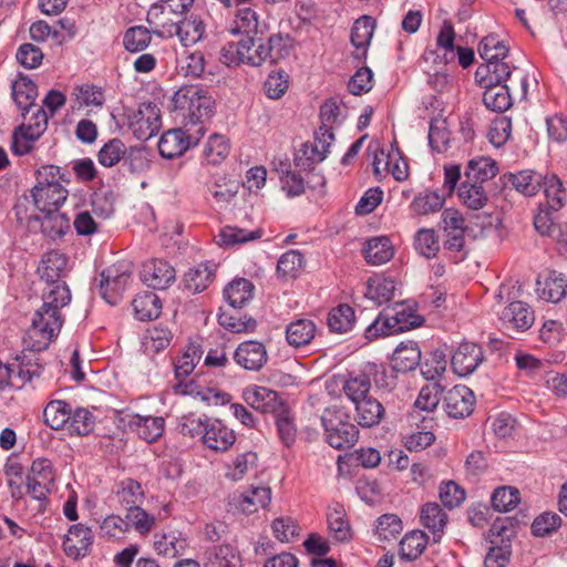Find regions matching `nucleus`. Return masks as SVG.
Masks as SVG:
<instances>
[{
	"instance_id": "nucleus-1",
	"label": "nucleus",
	"mask_w": 567,
	"mask_h": 567,
	"mask_svg": "<svg viewBox=\"0 0 567 567\" xmlns=\"http://www.w3.org/2000/svg\"><path fill=\"white\" fill-rule=\"evenodd\" d=\"M163 11L156 8H150L147 12V22L152 27L153 33L161 38H172L177 35L184 47H190L199 42L205 35L204 21L192 14L181 21H174L169 17H162Z\"/></svg>"
},
{
	"instance_id": "nucleus-2",
	"label": "nucleus",
	"mask_w": 567,
	"mask_h": 567,
	"mask_svg": "<svg viewBox=\"0 0 567 567\" xmlns=\"http://www.w3.org/2000/svg\"><path fill=\"white\" fill-rule=\"evenodd\" d=\"M175 110L182 112L185 118V126H197L195 132L204 134L202 125L213 113L214 101L207 92L196 85H185L177 90L173 96Z\"/></svg>"
},
{
	"instance_id": "nucleus-3",
	"label": "nucleus",
	"mask_w": 567,
	"mask_h": 567,
	"mask_svg": "<svg viewBox=\"0 0 567 567\" xmlns=\"http://www.w3.org/2000/svg\"><path fill=\"white\" fill-rule=\"evenodd\" d=\"M327 443L336 450L353 446L359 439L358 427L350 422V415L341 406L326 408L321 414Z\"/></svg>"
},
{
	"instance_id": "nucleus-4",
	"label": "nucleus",
	"mask_w": 567,
	"mask_h": 567,
	"mask_svg": "<svg viewBox=\"0 0 567 567\" xmlns=\"http://www.w3.org/2000/svg\"><path fill=\"white\" fill-rule=\"evenodd\" d=\"M27 114V112L25 114L23 113L27 123H22L18 126L12 135V151L20 156L30 153L33 148V143L38 141L48 128L49 117L41 106L34 107L29 118Z\"/></svg>"
},
{
	"instance_id": "nucleus-5",
	"label": "nucleus",
	"mask_w": 567,
	"mask_h": 567,
	"mask_svg": "<svg viewBox=\"0 0 567 567\" xmlns=\"http://www.w3.org/2000/svg\"><path fill=\"white\" fill-rule=\"evenodd\" d=\"M99 293L109 305H116L128 286L132 277V267L125 261L114 264L100 275Z\"/></svg>"
},
{
	"instance_id": "nucleus-6",
	"label": "nucleus",
	"mask_w": 567,
	"mask_h": 567,
	"mask_svg": "<svg viewBox=\"0 0 567 567\" xmlns=\"http://www.w3.org/2000/svg\"><path fill=\"white\" fill-rule=\"evenodd\" d=\"M161 127L159 109L153 103H143L128 115V128L140 141H147Z\"/></svg>"
},
{
	"instance_id": "nucleus-7",
	"label": "nucleus",
	"mask_w": 567,
	"mask_h": 567,
	"mask_svg": "<svg viewBox=\"0 0 567 567\" xmlns=\"http://www.w3.org/2000/svg\"><path fill=\"white\" fill-rule=\"evenodd\" d=\"M475 405V395L466 385H455L443 395V408L453 419H464L472 414Z\"/></svg>"
},
{
	"instance_id": "nucleus-8",
	"label": "nucleus",
	"mask_w": 567,
	"mask_h": 567,
	"mask_svg": "<svg viewBox=\"0 0 567 567\" xmlns=\"http://www.w3.org/2000/svg\"><path fill=\"white\" fill-rule=\"evenodd\" d=\"M190 127L186 131L182 128H173L165 132L158 141V152L165 158H174L183 155L193 144L196 145L199 137L189 133Z\"/></svg>"
},
{
	"instance_id": "nucleus-9",
	"label": "nucleus",
	"mask_w": 567,
	"mask_h": 567,
	"mask_svg": "<svg viewBox=\"0 0 567 567\" xmlns=\"http://www.w3.org/2000/svg\"><path fill=\"white\" fill-rule=\"evenodd\" d=\"M261 50V43L255 45L254 38L246 37L236 43H228L221 50L223 62L227 65H238L245 63L251 66H259L262 63H254L252 59L259 54Z\"/></svg>"
},
{
	"instance_id": "nucleus-10",
	"label": "nucleus",
	"mask_w": 567,
	"mask_h": 567,
	"mask_svg": "<svg viewBox=\"0 0 567 567\" xmlns=\"http://www.w3.org/2000/svg\"><path fill=\"white\" fill-rule=\"evenodd\" d=\"M245 402L261 413L276 414L286 406L278 393L265 386H250L244 390Z\"/></svg>"
},
{
	"instance_id": "nucleus-11",
	"label": "nucleus",
	"mask_w": 567,
	"mask_h": 567,
	"mask_svg": "<svg viewBox=\"0 0 567 567\" xmlns=\"http://www.w3.org/2000/svg\"><path fill=\"white\" fill-rule=\"evenodd\" d=\"M93 545V534L90 527L83 524H75L69 528V534L63 540V549L66 556L80 559L90 554Z\"/></svg>"
},
{
	"instance_id": "nucleus-12",
	"label": "nucleus",
	"mask_w": 567,
	"mask_h": 567,
	"mask_svg": "<svg viewBox=\"0 0 567 567\" xmlns=\"http://www.w3.org/2000/svg\"><path fill=\"white\" fill-rule=\"evenodd\" d=\"M141 278L153 289H166L175 280V269L165 260H148L143 265Z\"/></svg>"
},
{
	"instance_id": "nucleus-13",
	"label": "nucleus",
	"mask_w": 567,
	"mask_h": 567,
	"mask_svg": "<svg viewBox=\"0 0 567 567\" xmlns=\"http://www.w3.org/2000/svg\"><path fill=\"white\" fill-rule=\"evenodd\" d=\"M293 49V40L288 34L280 33L269 37L267 43H261L260 53L252 59L254 63H278L288 58Z\"/></svg>"
},
{
	"instance_id": "nucleus-14",
	"label": "nucleus",
	"mask_w": 567,
	"mask_h": 567,
	"mask_svg": "<svg viewBox=\"0 0 567 567\" xmlns=\"http://www.w3.org/2000/svg\"><path fill=\"white\" fill-rule=\"evenodd\" d=\"M499 319L505 329L525 331L533 326L535 316L527 303L514 301L504 308Z\"/></svg>"
},
{
	"instance_id": "nucleus-15",
	"label": "nucleus",
	"mask_w": 567,
	"mask_h": 567,
	"mask_svg": "<svg viewBox=\"0 0 567 567\" xmlns=\"http://www.w3.org/2000/svg\"><path fill=\"white\" fill-rule=\"evenodd\" d=\"M31 195L35 207L44 214L59 210L68 197V190L61 184L34 186Z\"/></svg>"
},
{
	"instance_id": "nucleus-16",
	"label": "nucleus",
	"mask_w": 567,
	"mask_h": 567,
	"mask_svg": "<svg viewBox=\"0 0 567 567\" xmlns=\"http://www.w3.org/2000/svg\"><path fill=\"white\" fill-rule=\"evenodd\" d=\"M236 441L235 432L219 420L206 422L203 434V443L213 451L226 452Z\"/></svg>"
},
{
	"instance_id": "nucleus-17",
	"label": "nucleus",
	"mask_w": 567,
	"mask_h": 567,
	"mask_svg": "<svg viewBox=\"0 0 567 567\" xmlns=\"http://www.w3.org/2000/svg\"><path fill=\"white\" fill-rule=\"evenodd\" d=\"M271 502L269 486H250L246 492L234 494L233 504L245 514H252L258 508L267 507Z\"/></svg>"
},
{
	"instance_id": "nucleus-18",
	"label": "nucleus",
	"mask_w": 567,
	"mask_h": 567,
	"mask_svg": "<svg viewBox=\"0 0 567 567\" xmlns=\"http://www.w3.org/2000/svg\"><path fill=\"white\" fill-rule=\"evenodd\" d=\"M420 520L424 528L433 535L435 543L440 542L449 522L446 512L435 502L426 503L420 511Z\"/></svg>"
},
{
	"instance_id": "nucleus-19",
	"label": "nucleus",
	"mask_w": 567,
	"mask_h": 567,
	"mask_svg": "<svg viewBox=\"0 0 567 567\" xmlns=\"http://www.w3.org/2000/svg\"><path fill=\"white\" fill-rule=\"evenodd\" d=\"M503 59H493L485 61L477 68L475 78L481 86H491L496 84H506L505 82L512 74L511 66L502 61Z\"/></svg>"
},
{
	"instance_id": "nucleus-20",
	"label": "nucleus",
	"mask_w": 567,
	"mask_h": 567,
	"mask_svg": "<svg viewBox=\"0 0 567 567\" xmlns=\"http://www.w3.org/2000/svg\"><path fill=\"white\" fill-rule=\"evenodd\" d=\"M536 286L537 296L554 303L560 301L567 292V279L557 271H550L544 280L538 279Z\"/></svg>"
},
{
	"instance_id": "nucleus-21",
	"label": "nucleus",
	"mask_w": 567,
	"mask_h": 567,
	"mask_svg": "<svg viewBox=\"0 0 567 567\" xmlns=\"http://www.w3.org/2000/svg\"><path fill=\"white\" fill-rule=\"evenodd\" d=\"M240 555L229 544L209 547L205 553L204 567H240Z\"/></svg>"
},
{
	"instance_id": "nucleus-22",
	"label": "nucleus",
	"mask_w": 567,
	"mask_h": 567,
	"mask_svg": "<svg viewBox=\"0 0 567 567\" xmlns=\"http://www.w3.org/2000/svg\"><path fill=\"white\" fill-rule=\"evenodd\" d=\"M363 255L368 264L380 266L391 260L394 248L388 237H373L365 243Z\"/></svg>"
},
{
	"instance_id": "nucleus-23",
	"label": "nucleus",
	"mask_w": 567,
	"mask_h": 567,
	"mask_svg": "<svg viewBox=\"0 0 567 567\" xmlns=\"http://www.w3.org/2000/svg\"><path fill=\"white\" fill-rule=\"evenodd\" d=\"M216 269L214 262L199 264L190 268L184 276L185 288L193 293L202 292L213 282Z\"/></svg>"
},
{
	"instance_id": "nucleus-24",
	"label": "nucleus",
	"mask_w": 567,
	"mask_h": 567,
	"mask_svg": "<svg viewBox=\"0 0 567 567\" xmlns=\"http://www.w3.org/2000/svg\"><path fill=\"white\" fill-rule=\"evenodd\" d=\"M65 267V256L58 250H51L42 257L38 271L41 279L45 281V285H51L53 282H63L60 278Z\"/></svg>"
},
{
	"instance_id": "nucleus-25",
	"label": "nucleus",
	"mask_w": 567,
	"mask_h": 567,
	"mask_svg": "<svg viewBox=\"0 0 567 567\" xmlns=\"http://www.w3.org/2000/svg\"><path fill=\"white\" fill-rule=\"evenodd\" d=\"M202 357H176L173 361L176 384L173 386L176 393L192 394L194 391V381L185 379L194 371Z\"/></svg>"
},
{
	"instance_id": "nucleus-26",
	"label": "nucleus",
	"mask_w": 567,
	"mask_h": 567,
	"mask_svg": "<svg viewBox=\"0 0 567 567\" xmlns=\"http://www.w3.org/2000/svg\"><path fill=\"white\" fill-rule=\"evenodd\" d=\"M71 301V291L65 282H53L45 285L42 292L41 307L48 310H54L62 315V309Z\"/></svg>"
},
{
	"instance_id": "nucleus-27",
	"label": "nucleus",
	"mask_w": 567,
	"mask_h": 567,
	"mask_svg": "<svg viewBox=\"0 0 567 567\" xmlns=\"http://www.w3.org/2000/svg\"><path fill=\"white\" fill-rule=\"evenodd\" d=\"M13 100L22 112L29 113L38 105L34 101L38 96L37 85L27 76H20L12 83Z\"/></svg>"
},
{
	"instance_id": "nucleus-28",
	"label": "nucleus",
	"mask_w": 567,
	"mask_h": 567,
	"mask_svg": "<svg viewBox=\"0 0 567 567\" xmlns=\"http://www.w3.org/2000/svg\"><path fill=\"white\" fill-rule=\"evenodd\" d=\"M254 285L245 278L234 279L224 289V298L234 309L244 307L254 296Z\"/></svg>"
},
{
	"instance_id": "nucleus-29",
	"label": "nucleus",
	"mask_w": 567,
	"mask_h": 567,
	"mask_svg": "<svg viewBox=\"0 0 567 567\" xmlns=\"http://www.w3.org/2000/svg\"><path fill=\"white\" fill-rule=\"evenodd\" d=\"M497 164L489 157H475L468 161L465 169V179L483 184L496 176Z\"/></svg>"
},
{
	"instance_id": "nucleus-30",
	"label": "nucleus",
	"mask_w": 567,
	"mask_h": 567,
	"mask_svg": "<svg viewBox=\"0 0 567 567\" xmlns=\"http://www.w3.org/2000/svg\"><path fill=\"white\" fill-rule=\"evenodd\" d=\"M135 317L141 320L156 319L162 311V302L158 296L153 291L138 293L132 302Z\"/></svg>"
},
{
	"instance_id": "nucleus-31",
	"label": "nucleus",
	"mask_w": 567,
	"mask_h": 567,
	"mask_svg": "<svg viewBox=\"0 0 567 567\" xmlns=\"http://www.w3.org/2000/svg\"><path fill=\"white\" fill-rule=\"evenodd\" d=\"M483 103L494 112L503 113L512 106V96L509 93L511 86L508 84H496L491 86H483Z\"/></svg>"
},
{
	"instance_id": "nucleus-32",
	"label": "nucleus",
	"mask_w": 567,
	"mask_h": 567,
	"mask_svg": "<svg viewBox=\"0 0 567 567\" xmlns=\"http://www.w3.org/2000/svg\"><path fill=\"white\" fill-rule=\"evenodd\" d=\"M134 426L137 435L144 441L152 443L162 436L165 421L161 416H141L135 415L130 422Z\"/></svg>"
},
{
	"instance_id": "nucleus-33",
	"label": "nucleus",
	"mask_w": 567,
	"mask_h": 567,
	"mask_svg": "<svg viewBox=\"0 0 567 567\" xmlns=\"http://www.w3.org/2000/svg\"><path fill=\"white\" fill-rule=\"evenodd\" d=\"M357 419L362 427H372L378 425L384 416L383 405L374 398L370 396L355 404Z\"/></svg>"
},
{
	"instance_id": "nucleus-34",
	"label": "nucleus",
	"mask_w": 567,
	"mask_h": 567,
	"mask_svg": "<svg viewBox=\"0 0 567 567\" xmlns=\"http://www.w3.org/2000/svg\"><path fill=\"white\" fill-rule=\"evenodd\" d=\"M508 181L517 192L525 196H534L542 188L544 175L533 169H524L511 174Z\"/></svg>"
},
{
	"instance_id": "nucleus-35",
	"label": "nucleus",
	"mask_w": 567,
	"mask_h": 567,
	"mask_svg": "<svg viewBox=\"0 0 567 567\" xmlns=\"http://www.w3.org/2000/svg\"><path fill=\"white\" fill-rule=\"evenodd\" d=\"M328 528L331 536L340 543H347L352 538L351 527L347 514L341 505H337L327 514Z\"/></svg>"
},
{
	"instance_id": "nucleus-36",
	"label": "nucleus",
	"mask_w": 567,
	"mask_h": 567,
	"mask_svg": "<svg viewBox=\"0 0 567 567\" xmlns=\"http://www.w3.org/2000/svg\"><path fill=\"white\" fill-rule=\"evenodd\" d=\"M542 188L546 197V207L553 212H558L566 202L567 193L564 188L563 182L555 174L544 175Z\"/></svg>"
},
{
	"instance_id": "nucleus-37",
	"label": "nucleus",
	"mask_w": 567,
	"mask_h": 567,
	"mask_svg": "<svg viewBox=\"0 0 567 567\" xmlns=\"http://www.w3.org/2000/svg\"><path fill=\"white\" fill-rule=\"evenodd\" d=\"M173 334L169 329L162 326L148 328L142 338V349L145 353L164 351L172 342Z\"/></svg>"
},
{
	"instance_id": "nucleus-38",
	"label": "nucleus",
	"mask_w": 567,
	"mask_h": 567,
	"mask_svg": "<svg viewBox=\"0 0 567 567\" xmlns=\"http://www.w3.org/2000/svg\"><path fill=\"white\" fill-rule=\"evenodd\" d=\"M316 326L311 320L299 319L291 322L286 329V338L290 346L300 348L310 343L315 338Z\"/></svg>"
},
{
	"instance_id": "nucleus-39",
	"label": "nucleus",
	"mask_w": 567,
	"mask_h": 567,
	"mask_svg": "<svg viewBox=\"0 0 567 567\" xmlns=\"http://www.w3.org/2000/svg\"><path fill=\"white\" fill-rule=\"evenodd\" d=\"M394 290L395 284L392 279L377 276L368 280L364 296L381 306L392 299Z\"/></svg>"
},
{
	"instance_id": "nucleus-40",
	"label": "nucleus",
	"mask_w": 567,
	"mask_h": 567,
	"mask_svg": "<svg viewBox=\"0 0 567 567\" xmlns=\"http://www.w3.org/2000/svg\"><path fill=\"white\" fill-rule=\"evenodd\" d=\"M58 334L49 333L44 326L38 324L32 320L31 327L23 337V346L25 351L42 352L48 349L51 341Z\"/></svg>"
},
{
	"instance_id": "nucleus-41",
	"label": "nucleus",
	"mask_w": 567,
	"mask_h": 567,
	"mask_svg": "<svg viewBox=\"0 0 567 567\" xmlns=\"http://www.w3.org/2000/svg\"><path fill=\"white\" fill-rule=\"evenodd\" d=\"M260 237V229L248 231L233 226H225L219 230L218 235L215 236V241L220 247H230L250 240H256Z\"/></svg>"
},
{
	"instance_id": "nucleus-42",
	"label": "nucleus",
	"mask_w": 567,
	"mask_h": 567,
	"mask_svg": "<svg viewBox=\"0 0 567 567\" xmlns=\"http://www.w3.org/2000/svg\"><path fill=\"white\" fill-rule=\"evenodd\" d=\"M458 197L467 208L474 210L483 208L488 199L483 184L467 179L462 183L458 189Z\"/></svg>"
},
{
	"instance_id": "nucleus-43",
	"label": "nucleus",
	"mask_w": 567,
	"mask_h": 567,
	"mask_svg": "<svg viewBox=\"0 0 567 567\" xmlns=\"http://www.w3.org/2000/svg\"><path fill=\"white\" fill-rule=\"evenodd\" d=\"M374 22L370 17H361L358 19L351 29V43L357 50H362L361 54L357 58L364 56L367 48L373 35Z\"/></svg>"
},
{
	"instance_id": "nucleus-44",
	"label": "nucleus",
	"mask_w": 567,
	"mask_h": 567,
	"mask_svg": "<svg viewBox=\"0 0 567 567\" xmlns=\"http://www.w3.org/2000/svg\"><path fill=\"white\" fill-rule=\"evenodd\" d=\"M71 406L65 401L53 400L43 411L44 423L53 430L63 429L70 421Z\"/></svg>"
},
{
	"instance_id": "nucleus-45",
	"label": "nucleus",
	"mask_w": 567,
	"mask_h": 567,
	"mask_svg": "<svg viewBox=\"0 0 567 567\" xmlns=\"http://www.w3.org/2000/svg\"><path fill=\"white\" fill-rule=\"evenodd\" d=\"M275 424L279 440L287 446H291L297 436L295 417L290 409L286 405L275 414Z\"/></svg>"
},
{
	"instance_id": "nucleus-46",
	"label": "nucleus",
	"mask_w": 567,
	"mask_h": 567,
	"mask_svg": "<svg viewBox=\"0 0 567 567\" xmlns=\"http://www.w3.org/2000/svg\"><path fill=\"white\" fill-rule=\"evenodd\" d=\"M427 536L421 530L408 533L400 542V556L405 560L416 559L425 549Z\"/></svg>"
},
{
	"instance_id": "nucleus-47",
	"label": "nucleus",
	"mask_w": 567,
	"mask_h": 567,
	"mask_svg": "<svg viewBox=\"0 0 567 567\" xmlns=\"http://www.w3.org/2000/svg\"><path fill=\"white\" fill-rule=\"evenodd\" d=\"M402 520L395 514H383L377 519L374 534L380 542L395 539L402 532Z\"/></svg>"
},
{
	"instance_id": "nucleus-48",
	"label": "nucleus",
	"mask_w": 567,
	"mask_h": 567,
	"mask_svg": "<svg viewBox=\"0 0 567 567\" xmlns=\"http://www.w3.org/2000/svg\"><path fill=\"white\" fill-rule=\"evenodd\" d=\"M354 324V311L348 305L332 309L328 317V326L332 332L344 333Z\"/></svg>"
},
{
	"instance_id": "nucleus-49",
	"label": "nucleus",
	"mask_w": 567,
	"mask_h": 567,
	"mask_svg": "<svg viewBox=\"0 0 567 567\" xmlns=\"http://www.w3.org/2000/svg\"><path fill=\"white\" fill-rule=\"evenodd\" d=\"M95 417L84 408H78L70 412V421H68V430L71 434L87 435L93 431Z\"/></svg>"
},
{
	"instance_id": "nucleus-50",
	"label": "nucleus",
	"mask_w": 567,
	"mask_h": 567,
	"mask_svg": "<svg viewBox=\"0 0 567 567\" xmlns=\"http://www.w3.org/2000/svg\"><path fill=\"white\" fill-rule=\"evenodd\" d=\"M415 250L425 258H433L440 250L439 236L433 229L422 228L414 237Z\"/></svg>"
},
{
	"instance_id": "nucleus-51",
	"label": "nucleus",
	"mask_w": 567,
	"mask_h": 567,
	"mask_svg": "<svg viewBox=\"0 0 567 567\" xmlns=\"http://www.w3.org/2000/svg\"><path fill=\"white\" fill-rule=\"evenodd\" d=\"M444 204V198L436 192H424L412 200L410 207L417 215H429L439 212Z\"/></svg>"
},
{
	"instance_id": "nucleus-52",
	"label": "nucleus",
	"mask_w": 567,
	"mask_h": 567,
	"mask_svg": "<svg viewBox=\"0 0 567 567\" xmlns=\"http://www.w3.org/2000/svg\"><path fill=\"white\" fill-rule=\"evenodd\" d=\"M229 151L228 140L224 135L213 134L205 145L204 156L209 163L219 164L228 156Z\"/></svg>"
},
{
	"instance_id": "nucleus-53",
	"label": "nucleus",
	"mask_w": 567,
	"mask_h": 567,
	"mask_svg": "<svg viewBox=\"0 0 567 567\" xmlns=\"http://www.w3.org/2000/svg\"><path fill=\"white\" fill-rule=\"evenodd\" d=\"M443 386L435 382L421 388L419 395L414 402V406L424 412H433L441 400Z\"/></svg>"
},
{
	"instance_id": "nucleus-54",
	"label": "nucleus",
	"mask_w": 567,
	"mask_h": 567,
	"mask_svg": "<svg viewBox=\"0 0 567 567\" xmlns=\"http://www.w3.org/2000/svg\"><path fill=\"white\" fill-rule=\"evenodd\" d=\"M258 456L252 451L238 454L228 465L226 476L233 481H240L248 471L257 465Z\"/></svg>"
},
{
	"instance_id": "nucleus-55",
	"label": "nucleus",
	"mask_w": 567,
	"mask_h": 567,
	"mask_svg": "<svg viewBox=\"0 0 567 567\" xmlns=\"http://www.w3.org/2000/svg\"><path fill=\"white\" fill-rule=\"evenodd\" d=\"M118 502L126 508L136 506L142 503L144 498V492L141 484L132 478L123 480L117 489Z\"/></svg>"
},
{
	"instance_id": "nucleus-56",
	"label": "nucleus",
	"mask_w": 567,
	"mask_h": 567,
	"mask_svg": "<svg viewBox=\"0 0 567 567\" xmlns=\"http://www.w3.org/2000/svg\"><path fill=\"white\" fill-rule=\"evenodd\" d=\"M371 381L367 374L351 377L346 381L343 391L346 395L357 404L361 400L370 398Z\"/></svg>"
},
{
	"instance_id": "nucleus-57",
	"label": "nucleus",
	"mask_w": 567,
	"mask_h": 567,
	"mask_svg": "<svg viewBox=\"0 0 567 567\" xmlns=\"http://www.w3.org/2000/svg\"><path fill=\"white\" fill-rule=\"evenodd\" d=\"M40 220L43 234L51 238L63 236L69 228V219L59 210L44 213Z\"/></svg>"
},
{
	"instance_id": "nucleus-58",
	"label": "nucleus",
	"mask_w": 567,
	"mask_h": 567,
	"mask_svg": "<svg viewBox=\"0 0 567 567\" xmlns=\"http://www.w3.org/2000/svg\"><path fill=\"white\" fill-rule=\"evenodd\" d=\"M398 320H394L393 315L389 310L382 311L378 318L368 327L365 331L367 339L372 340L379 336H389L398 333Z\"/></svg>"
},
{
	"instance_id": "nucleus-59",
	"label": "nucleus",
	"mask_w": 567,
	"mask_h": 567,
	"mask_svg": "<svg viewBox=\"0 0 567 567\" xmlns=\"http://www.w3.org/2000/svg\"><path fill=\"white\" fill-rule=\"evenodd\" d=\"M303 264V256L298 250L292 249L281 255L277 262V272L282 278H295Z\"/></svg>"
},
{
	"instance_id": "nucleus-60",
	"label": "nucleus",
	"mask_w": 567,
	"mask_h": 567,
	"mask_svg": "<svg viewBox=\"0 0 567 567\" xmlns=\"http://www.w3.org/2000/svg\"><path fill=\"white\" fill-rule=\"evenodd\" d=\"M151 40L150 31L145 27L136 25L125 32L123 44L130 52H140L150 45Z\"/></svg>"
},
{
	"instance_id": "nucleus-61",
	"label": "nucleus",
	"mask_w": 567,
	"mask_h": 567,
	"mask_svg": "<svg viewBox=\"0 0 567 567\" xmlns=\"http://www.w3.org/2000/svg\"><path fill=\"white\" fill-rule=\"evenodd\" d=\"M493 507L498 512H508L519 502V492L512 486H502L494 491L491 498Z\"/></svg>"
},
{
	"instance_id": "nucleus-62",
	"label": "nucleus",
	"mask_w": 567,
	"mask_h": 567,
	"mask_svg": "<svg viewBox=\"0 0 567 567\" xmlns=\"http://www.w3.org/2000/svg\"><path fill=\"white\" fill-rule=\"evenodd\" d=\"M125 153V144L120 138H112L100 150L99 163L105 167H112L123 158Z\"/></svg>"
},
{
	"instance_id": "nucleus-63",
	"label": "nucleus",
	"mask_w": 567,
	"mask_h": 567,
	"mask_svg": "<svg viewBox=\"0 0 567 567\" xmlns=\"http://www.w3.org/2000/svg\"><path fill=\"white\" fill-rule=\"evenodd\" d=\"M478 53L484 61H492L493 59H505L508 49L498 37L489 34L481 41Z\"/></svg>"
},
{
	"instance_id": "nucleus-64",
	"label": "nucleus",
	"mask_w": 567,
	"mask_h": 567,
	"mask_svg": "<svg viewBox=\"0 0 567 567\" xmlns=\"http://www.w3.org/2000/svg\"><path fill=\"white\" fill-rule=\"evenodd\" d=\"M277 172L280 176L282 189L289 196H298L305 192L303 178L298 173L292 172L288 164L280 163Z\"/></svg>"
}]
</instances>
